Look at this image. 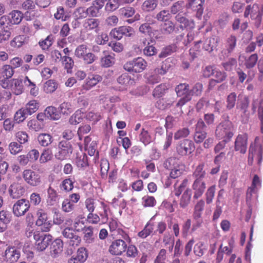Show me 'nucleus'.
Listing matches in <instances>:
<instances>
[{
    "label": "nucleus",
    "instance_id": "f8f14e48",
    "mask_svg": "<svg viewBox=\"0 0 263 263\" xmlns=\"http://www.w3.org/2000/svg\"><path fill=\"white\" fill-rule=\"evenodd\" d=\"M134 32V29L127 26H122L111 30L110 32V35L114 39L120 40L124 35L130 37Z\"/></svg>",
    "mask_w": 263,
    "mask_h": 263
},
{
    "label": "nucleus",
    "instance_id": "09e8293b",
    "mask_svg": "<svg viewBox=\"0 0 263 263\" xmlns=\"http://www.w3.org/2000/svg\"><path fill=\"white\" fill-rule=\"evenodd\" d=\"M121 16L124 18H128L133 16L136 11L133 7L126 6L122 7L119 10Z\"/></svg>",
    "mask_w": 263,
    "mask_h": 263
},
{
    "label": "nucleus",
    "instance_id": "a19ab883",
    "mask_svg": "<svg viewBox=\"0 0 263 263\" xmlns=\"http://www.w3.org/2000/svg\"><path fill=\"white\" fill-rule=\"evenodd\" d=\"M171 66V60L167 59L162 62L161 68L155 69V72L156 74L164 75L168 71Z\"/></svg>",
    "mask_w": 263,
    "mask_h": 263
},
{
    "label": "nucleus",
    "instance_id": "f03ea898",
    "mask_svg": "<svg viewBox=\"0 0 263 263\" xmlns=\"http://www.w3.org/2000/svg\"><path fill=\"white\" fill-rule=\"evenodd\" d=\"M164 166L170 171V176L173 179L180 176L184 171V166L180 164L178 159L174 157L166 160Z\"/></svg>",
    "mask_w": 263,
    "mask_h": 263
},
{
    "label": "nucleus",
    "instance_id": "49530a36",
    "mask_svg": "<svg viewBox=\"0 0 263 263\" xmlns=\"http://www.w3.org/2000/svg\"><path fill=\"white\" fill-rule=\"evenodd\" d=\"M37 140L41 145L47 146L52 142V137L48 134H41L39 135Z\"/></svg>",
    "mask_w": 263,
    "mask_h": 263
},
{
    "label": "nucleus",
    "instance_id": "cd10ccee",
    "mask_svg": "<svg viewBox=\"0 0 263 263\" xmlns=\"http://www.w3.org/2000/svg\"><path fill=\"white\" fill-rule=\"evenodd\" d=\"M13 73V68L9 65H5L0 68V75L2 77V81L11 78Z\"/></svg>",
    "mask_w": 263,
    "mask_h": 263
},
{
    "label": "nucleus",
    "instance_id": "680f3d73",
    "mask_svg": "<svg viewBox=\"0 0 263 263\" xmlns=\"http://www.w3.org/2000/svg\"><path fill=\"white\" fill-rule=\"evenodd\" d=\"M167 87L165 84H161L154 90L153 95L154 97L159 98L164 95Z\"/></svg>",
    "mask_w": 263,
    "mask_h": 263
},
{
    "label": "nucleus",
    "instance_id": "774afa93",
    "mask_svg": "<svg viewBox=\"0 0 263 263\" xmlns=\"http://www.w3.org/2000/svg\"><path fill=\"white\" fill-rule=\"evenodd\" d=\"M75 208V205L73 204L67 198L65 199L62 203L61 209L65 213H69L72 212Z\"/></svg>",
    "mask_w": 263,
    "mask_h": 263
},
{
    "label": "nucleus",
    "instance_id": "473e14b6",
    "mask_svg": "<svg viewBox=\"0 0 263 263\" xmlns=\"http://www.w3.org/2000/svg\"><path fill=\"white\" fill-rule=\"evenodd\" d=\"M249 103V98L247 96H242L241 98L239 96L237 108L245 114L247 111Z\"/></svg>",
    "mask_w": 263,
    "mask_h": 263
},
{
    "label": "nucleus",
    "instance_id": "a18cd8bd",
    "mask_svg": "<svg viewBox=\"0 0 263 263\" xmlns=\"http://www.w3.org/2000/svg\"><path fill=\"white\" fill-rule=\"evenodd\" d=\"M153 230L154 224L150 221H148L144 229L138 233V235L142 238H145L153 232Z\"/></svg>",
    "mask_w": 263,
    "mask_h": 263
},
{
    "label": "nucleus",
    "instance_id": "4d7b16f0",
    "mask_svg": "<svg viewBox=\"0 0 263 263\" xmlns=\"http://www.w3.org/2000/svg\"><path fill=\"white\" fill-rule=\"evenodd\" d=\"M115 62L114 54L105 55L101 59V64L103 67H109L111 66Z\"/></svg>",
    "mask_w": 263,
    "mask_h": 263
},
{
    "label": "nucleus",
    "instance_id": "0e129e2a",
    "mask_svg": "<svg viewBox=\"0 0 263 263\" xmlns=\"http://www.w3.org/2000/svg\"><path fill=\"white\" fill-rule=\"evenodd\" d=\"M27 126L30 129L39 131L43 127V124L35 119L28 121Z\"/></svg>",
    "mask_w": 263,
    "mask_h": 263
},
{
    "label": "nucleus",
    "instance_id": "5701e85b",
    "mask_svg": "<svg viewBox=\"0 0 263 263\" xmlns=\"http://www.w3.org/2000/svg\"><path fill=\"white\" fill-rule=\"evenodd\" d=\"M20 257V251L14 247H8L5 251V258L9 263L17 261Z\"/></svg>",
    "mask_w": 263,
    "mask_h": 263
},
{
    "label": "nucleus",
    "instance_id": "c756f323",
    "mask_svg": "<svg viewBox=\"0 0 263 263\" xmlns=\"http://www.w3.org/2000/svg\"><path fill=\"white\" fill-rule=\"evenodd\" d=\"M213 76L215 79H212L210 81L209 86L210 87L213 86L215 83H220L226 79L227 75L225 72L215 68Z\"/></svg>",
    "mask_w": 263,
    "mask_h": 263
},
{
    "label": "nucleus",
    "instance_id": "338daca9",
    "mask_svg": "<svg viewBox=\"0 0 263 263\" xmlns=\"http://www.w3.org/2000/svg\"><path fill=\"white\" fill-rule=\"evenodd\" d=\"M52 158V154L51 151L48 148L45 149L41 154L40 158V162L41 163H44L50 160Z\"/></svg>",
    "mask_w": 263,
    "mask_h": 263
},
{
    "label": "nucleus",
    "instance_id": "4468645a",
    "mask_svg": "<svg viewBox=\"0 0 263 263\" xmlns=\"http://www.w3.org/2000/svg\"><path fill=\"white\" fill-rule=\"evenodd\" d=\"M234 247V242L233 239H230L228 241V246H223L221 243L219 246L216 253V258L215 259L216 263H221L224 257V254L227 255H230L232 254Z\"/></svg>",
    "mask_w": 263,
    "mask_h": 263
},
{
    "label": "nucleus",
    "instance_id": "b1692460",
    "mask_svg": "<svg viewBox=\"0 0 263 263\" xmlns=\"http://www.w3.org/2000/svg\"><path fill=\"white\" fill-rule=\"evenodd\" d=\"M261 187V180L259 177L255 175L253 179L251 186L248 188L247 192V201H248L252 198V195L256 194L258 189Z\"/></svg>",
    "mask_w": 263,
    "mask_h": 263
},
{
    "label": "nucleus",
    "instance_id": "2eb2a0df",
    "mask_svg": "<svg viewBox=\"0 0 263 263\" xmlns=\"http://www.w3.org/2000/svg\"><path fill=\"white\" fill-rule=\"evenodd\" d=\"M30 204L29 201L25 199H21L17 201L13 205V212L17 216L24 215L29 209Z\"/></svg>",
    "mask_w": 263,
    "mask_h": 263
},
{
    "label": "nucleus",
    "instance_id": "c9c22d12",
    "mask_svg": "<svg viewBox=\"0 0 263 263\" xmlns=\"http://www.w3.org/2000/svg\"><path fill=\"white\" fill-rule=\"evenodd\" d=\"M258 104H259L258 110V118L260 121V123H263V99H261L259 101L254 100L252 103V110L253 112H255Z\"/></svg>",
    "mask_w": 263,
    "mask_h": 263
},
{
    "label": "nucleus",
    "instance_id": "5fc2aeb1",
    "mask_svg": "<svg viewBox=\"0 0 263 263\" xmlns=\"http://www.w3.org/2000/svg\"><path fill=\"white\" fill-rule=\"evenodd\" d=\"M157 1L156 0H146L142 5V9L144 11H152L157 7Z\"/></svg>",
    "mask_w": 263,
    "mask_h": 263
},
{
    "label": "nucleus",
    "instance_id": "13d9d810",
    "mask_svg": "<svg viewBox=\"0 0 263 263\" xmlns=\"http://www.w3.org/2000/svg\"><path fill=\"white\" fill-rule=\"evenodd\" d=\"M53 36L52 35H49L46 38L39 43L40 46L43 50H47L52 45Z\"/></svg>",
    "mask_w": 263,
    "mask_h": 263
},
{
    "label": "nucleus",
    "instance_id": "9b49d317",
    "mask_svg": "<svg viewBox=\"0 0 263 263\" xmlns=\"http://www.w3.org/2000/svg\"><path fill=\"white\" fill-rule=\"evenodd\" d=\"M194 149V143L187 139L180 141L176 146V152L181 156L190 155L193 153Z\"/></svg>",
    "mask_w": 263,
    "mask_h": 263
},
{
    "label": "nucleus",
    "instance_id": "f704fd0d",
    "mask_svg": "<svg viewBox=\"0 0 263 263\" xmlns=\"http://www.w3.org/2000/svg\"><path fill=\"white\" fill-rule=\"evenodd\" d=\"M237 38L234 35H230L226 41L225 47L228 54L231 53L236 46Z\"/></svg>",
    "mask_w": 263,
    "mask_h": 263
},
{
    "label": "nucleus",
    "instance_id": "0eeeda50",
    "mask_svg": "<svg viewBox=\"0 0 263 263\" xmlns=\"http://www.w3.org/2000/svg\"><path fill=\"white\" fill-rule=\"evenodd\" d=\"M74 55L79 59H82L85 63L90 64L92 63L97 57L91 52H87V46L82 44L78 46L75 51Z\"/></svg>",
    "mask_w": 263,
    "mask_h": 263
},
{
    "label": "nucleus",
    "instance_id": "3c124183",
    "mask_svg": "<svg viewBox=\"0 0 263 263\" xmlns=\"http://www.w3.org/2000/svg\"><path fill=\"white\" fill-rule=\"evenodd\" d=\"M57 198V191L51 186H49L47 189V203L50 205H53L56 202Z\"/></svg>",
    "mask_w": 263,
    "mask_h": 263
},
{
    "label": "nucleus",
    "instance_id": "f3484780",
    "mask_svg": "<svg viewBox=\"0 0 263 263\" xmlns=\"http://www.w3.org/2000/svg\"><path fill=\"white\" fill-rule=\"evenodd\" d=\"M127 244L123 239H118L112 242L109 248V252L115 255H121L126 250Z\"/></svg>",
    "mask_w": 263,
    "mask_h": 263
},
{
    "label": "nucleus",
    "instance_id": "423d86ee",
    "mask_svg": "<svg viewBox=\"0 0 263 263\" xmlns=\"http://www.w3.org/2000/svg\"><path fill=\"white\" fill-rule=\"evenodd\" d=\"M175 91L178 97H182L177 102V106H182L191 100L189 85L186 83H180L175 87Z\"/></svg>",
    "mask_w": 263,
    "mask_h": 263
},
{
    "label": "nucleus",
    "instance_id": "6e6552de",
    "mask_svg": "<svg viewBox=\"0 0 263 263\" xmlns=\"http://www.w3.org/2000/svg\"><path fill=\"white\" fill-rule=\"evenodd\" d=\"M263 156V145L255 143L254 145L251 144L249 148V154L248 157V162L252 164L254 159L257 161V163L260 164L262 161Z\"/></svg>",
    "mask_w": 263,
    "mask_h": 263
},
{
    "label": "nucleus",
    "instance_id": "603ef678",
    "mask_svg": "<svg viewBox=\"0 0 263 263\" xmlns=\"http://www.w3.org/2000/svg\"><path fill=\"white\" fill-rule=\"evenodd\" d=\"M45 115L48 119L53 120H58L59 118L56 108L53 106H49L45 110Z\"/></svg>",
    "mask_w": 263,
    "mask_h": 263
},
{
    "label": "nucleus",
    "instance_id": "a211bd4d",
    "mask_svg": "<svg viewBox=\"0 0 263 263\" xmlns=\"http://www.w3.org/2000/svg\"><path fill=\"white\" fill-rule=\"evenodd\" d=\"M248 145V135L246 134H239L235 141L234 149L235 151L241 154H245Z\"/></svg>",
    "mask_w": 263,
    "mask_h": 263
},
{
    "label": "nucleus",
    "instance_id": "ea45409f",
    "mask_svg": "<svg viewBox=\"0 0 263 263\" xmlns=\"http://www.w3.org/2000/svg\"><path fill=\"white\" fill-rule=\"evenodd\" d=\"M204 3V0H188L187 7L201 13L203 10L202 5Z\"/></svg>",
    "mask_w": 263,
    "mask_h": 263
},
{
    "label": "nucleus",
    "instance_id": "aec40b11",
    "mask_svg": "<svg viewBox=\"0 0 263 263\" xmlns=\"http://www.w3.org/2000/svg\"><path fill=\"white\" fill-rule=\"evenodd\" d=\"M192 189L194 190L193 198L197 199L200 197L204 192L205 182L203 180L196 179L192 185Z\"/></svg>",
    "mask_w": 263,
    "mask_h": 263
},
{
    "label": "nucleus",
    "instance_id": "c03bdc74",
    "mask_svg": "<svg viewBox=\"0 0 263 263\" xmlns=\"http://www.w3.org/2000/svg\"><path fill=\"white\" fill-rule=\"evenodd\" d=\"M93 228L91 226L85 228L84 230V240L87 243H91L95 240Z\"/></svg>",
    "mask_w": 263,
    "mask_h": 263
},
{
    "label": "nucleus",
    "instance_id": "2f4dec72",
    "mask_svg": "<svg viewBox=\"0 0 263 263\" xmlns=\"http://www.w3.org/2000/svg\"><path fill=\"white\" fill-rule=\"evenodd\" d=\"M117 81L120 84L124 86L126 88L134 85L135 83V80L127 74H123L121 75L118 78Z\"/></svg>",
    "mask_w": 263,
    "mask_h": 263
},
{
    "label": "nucleus",
    "instance_id": "69168bd1",
    "mask_svg": "<svg viewBox=\"0 0 263 263\" xmlns=\"http://www.w3.org/2000/svg\"><path fill=\"white\" fill-rule=\"evenodd\" d=\"M16 140L21 144H25L28 141L29 136L26 132L24 131H19L15 134Z\"/></svg>",
    "mask_w": 263,
    "mask_h": 263
},
{
    "label": "nucleus",
    "instance_id": "39448f33",
    "mask_svg": "<svg viewBox=\"0 0 263 263\" xmlns=\"http://www.w3.org/2000/svg\"><path fill=\"white\" fill-rule=\"evenodd\" d=\"M33 238L35 240L34 248L38 252L44 251L52 240L50 235L44 234L40 232H35Z\"/></svg>",
    "mask_w": 263,
    "mask_h": 263
},
{
    "label": "nucleus",
    "instance_id": "f257e3e1",
    "mask_svg": "<svg viewBox=\"0 0 263 263\" xmlns=\"http://www.w3.org/2000/svg\"><path fill=\"white\" fill-rule=\"evenodd\" d=\"M234 130L232 123L227 120L220 123L217 126L215 135L219 139H223L225 142H228L233 136Z\"/></svg>",
    "mask_w": 263,
    "mask_h": 263
},
{
    "label": "nucleus",
    "instance_id": "de8ad7c7",
    "mask_svg": "<svg viewBox=\"0 0 263 263\" xmlns=\"http://www.w3.org/2000/svg\"><path fill=\"white\" fill-rule=\"evenodd\" d=\"M29 116L24 107L18 110L14 116V120L17 123L23 122Z\"/></svg>",
    "mask_w": 263,
    "mask_h": 263
},
{
    "label": "nucleus",
    "instance_id": "6ab92c4d",
    "mask_svg": "<svg viewBox=\"0 0 263 263\" xmlns=\"http://www.w3.org/2000/svg\"><path fill=\"white\" fill-rule=\"evenodd\" d=\"M8 192L12 198L17 199L24 195L25 192V189L21 183L14 182L10 185Z\"/></svg>",
    "mask_w": 263,
    "mask_h": 263
},
{
    "label": "nucleus",
    "instance_id": "37998d69",
    "mask_svg": "<svg viewBox=\"0 0 263 263\" xmlns=\"http://www.w3.org/2000/svg\"><path fill=\"white\" fill-rule=\"evenodd\" d=\"M74 181L70 178H66L63 180L59 185L60 190L65 192H69L73 188Z\"/></svg>",
    "mask_w": 263,
    "mask_h": 263
},
{
    "label": "nucleus",
    "instance_id": "393cba45",
    "mask_svg": "<svg viewBox=\"0 0 263 263\" xmlns=\"http://www.w3.org/2000/svg\"><path fill=\"white\" fill-rule=\"evenodd\" d=\"M104 3L102 0L94 1L90 7L87 8L89 16L97 17L98 16L100 10L103 8Z\"/></svg>",
    "mask_w": 263,
    "mask_h": 263
},
{
    "label": "nucleus",
    "instance_id": "1a4fd4ad",
    "mask_svg": "<svg viewBox=\"0 0 263 263\" xmlns=\"http://www.w3.org/2000/svg\"><path fill=\"white\" fill-rule=\"evenodd\" d=\"M37 219L36 221V224L41 226V230L43 232H48L52 226L51 220H48V215L45 210L40 209L36 212Z\"/></svg>",
    "mask_w": 263,
    "mask_h": 263
},
{
    "label": "nucleus",
    "instance_id": "7c9ffc66",
    "mask_svg": "<svg viewBox=\"0 0 263 263\" xmlns=\"http://www.w3.org/2000/svg\"><path fill=\"white\" fill-rule=\"evenodd\" d=\"M138 138L140 142L147 145L153 141V137L151 134L145 129L142 128L139 135Z\"/></svg>",
    "mask_w": 263,
    "mask_h": 263
},
{
    "label": "nucleus",
    "instance_id": "a878e982",
    "mask_svg": "<svg viewBox=\"0 0 263 263\" xmlns=\"http://www.w3.org/2000/svg\"><path fill=\"white\" fill-rule=\"evenodd\" d=\"M175 18L182 29H192L195 27V23L193 20L186 18L180 14L177 15Z\"/></svg>",
    "mask_w": 263,
    "mask_h": 263
},
{
    "label": "nucleus",
    "instance_id": "9d476101",
    "mask_svg": "<svg viewBox=\"0 0 263 263\" xmlns=\"http://www.w3.org/2000/svg\"><path fill=\"white\" fill-rule=\"evenodd\" d=\"M58 149V152L56 154L55 157L61 160L69 158L73 151L70 142L66 141H62L59 143Z\"/></svg>",
    "mask_w": 263,
    "mask_h": 263
},
{
    "label": "nucleus",
    "instance_id": "e433bc0d",
    "mask_svg": "<svg viewBox=\"0 0 263 263\" xmlns=\"http://www.w3.org/2000/svg\"><path fill=\"white\" fill-rule=\"evenodd\" d=\"M9 16L11 24L13 25L19 24L23 18V13L19 10H13L9 13Z\"/></svg>",
    "mask_w": 263,
    "mask_h": 263
},
{
    "label": "nucleus",
    "instance_id": "58836bf2",
    "mask_svg": "<svg viewBox=\"0 0 263 263\" xmlns=\"http://www.w3.org/2000/svg\"><path fill=\"white\" fill-rule=\"evenodd\" d=\"M98 209L100 210L98 211V213L100 216V217L102 222H106L108 219V211L109 207L103 202H101L100 206L99 207Z\"/></svg>",
    "mask_w": 263,
    "mask_h": 263
},
{
    "label": "nucleus",
    "instance_id": "bf43d9fd",
    "mask_svg": "<svg viewBox=\"0 0 263 263\" xmlns=\"http://www.w3.org/2000/svg\"><path fill=\"white\" fill-rule=\"evenodd\" d=\"M156 204V200L153 196L145 195L142 198V204L144 207H154Z\"/></svg>",
    "mask_w": 263,
    "mask_h": 263
},
{
    "label": "nucleus",
    "instance_id": "7ed1b4c3",
    "mask_svg": "<svg viewBox=\"0 0 263 263\" xmlns=\"http://www.w3.org/2000/svg\"><path fill=\"white\" fill-rule=\"evenodd\" d=\"M147 66V62L142 57H138L127 61L124 65V69L129 72L140 73Z\"/></svg>",
    "mask_w": 263,
    "mask_h": 263
},
{
    "label": "nucleus",
    "instance_id": "c85d7f7f",
    "mask_svg": "<svg viewBox=\"0 0 263 263\" xmlns=\"http://www.w3.org/2000/svg\"><path fill=\"white\" fill-rule=\"evenodd\" d=\"M218 45V39L215 37L207 38L204 42L203 48L209 52H212Z\"/></svg>",
    "mask_w": 263,
    "mask_h": 263
},
{
    "label": "nucleus",
    "instance_id": "052dcab7",
    "mask_svg": "<svg viewBox=\"0 0 263 263\" xmlns=\"http://www.w3.org/2000/svg\"><path fill=\"white\" fill-rule=\"evenodd\" d=\"M8 148L10 153L14 155L18 154L23 149V146L22 144L16 142H11L9 144Z\"/></svg>",
    "mask_w": 263,
    "mask_h": 263
},
{
    "label": "nucleus",
    "instance_id": "412c9836",
    "mask_svg": "<svg viewBox=\"0 0 263 263\" xmlns=\"http://www.w3.org/2000/svg\"><path fill=\"white\" fill-rule=\"evenodd\" d=\"M88 257L87 251L85 248H79L75 255L69 260L68 263H83Z\"/></svg>",
    "mask_w": 263,
    "mask_h": 263
},
{
    "label": "nucleus",
    "instance_id": "6e6d98bb",
    "mask_svg": "<svg viewBox=\"0 0 263 263\" xmlns=\"http://www.w3.org/2000/svg\"><path fill=\"white\" fill-rule=\"evenodd\" d=\"M58 84L54 80H50L47 81L44 85V91L47 93L54 92L58 88Z\"/></svg>",
    "mask_w": 263,
    "mask_h": 263
},
{
    "label": "nucleus",
    "instance_id": "4be33fe9",
    "mask_svg": "<svg viewBox=\"0 0 263 263\" xmlns=\"http://www.w3.org/2000/svg\"><path fill=\"white\" fill-rule=\"evenodd\" d=\"M63 249V243L61 239H56L50 247V253L53 258H57L62 253Z\"/></svg>",
    "mask_w": 263,
    "mask_h": 263
},
{
    "label": "nucleus",
    "instance_id": "864d4df0",
    "mask_svg": "<svg viewBox=\"0 0 263 263\" xmlns=\"http://www.w3.org/2000/svg\"><path fill=\"white\" fill-rule=\"evenodd\" d=\"M237 95L235 92L230 93L227 97L226 100V109L231 110L236 104Z\"/></svg>",
    "mask_w": 263,
    "mask_h": 263
},
{
    "label": "nucleus",
    "instance_id": "bb28decb",
    "mask_svg": "<svg viewBox=\"0 0 263 263\" xmlns=\"http://www.w3.org/2000/svg\"><path fill=\"white\" fill-rule=\"evenodd\" d=\"M99 24L100 21L98 19L92 18H87L84 21L83 26L87 31L95 30L97 32L99 29Z\"/></svg>",
    "mask_w": 263,
    "mask_h": 263
},
{
    "label": "nucleus",
    "instance_id": "dca6fc26",
    "mask_svg": "<svg viewBox=\"0 0 263 263\" xmlns=\"http://www.w3.org/2000/svg\"><path fill=\"white\" fill-rule=\"evenodd\" d=\"M102 80V77L99 74H89L85 80L84 83L82 86V93H84L86 91L90 90Z\"/></svg>",
    "mask_w": 263,
    "mask_h": 263
},
{
    "label": "nucleus",
    "instance_id": "e2e57ef3",
    "mask_svg": "<svg viewBox=\"0 0 263 263\" xmlns=\"http://www.w3.org/2000/svg\"><path fill=\"white\" fill-rule=\"evenodd\" d=\"M25 39L23 35L17 36L10 42V45L14 48H20L25 43Z\"/></svg>",
    "mask_w": 263,
    "mask_h": 263
},
{
    "label": "nucleus",
    "instance_id": "20e7f679",
    "mask_svg": "<svg viewBox=\"0 0 263 263\" xmlns=\"http://www.w3.org/2000/svg\"><path fill=\"white\" fill-rule=\"evenodd\" d=\"M263 14V5L254 4L253 5H248L245 11L244 16L248 17L250 15L251 18L255 21V26L259 27L261 22Z\"/></svg>",
    "mask_w": 263,
    "mask_h": 263
},
{
    "label": "nucleus",
    "instance_id": "ddd939ff",
    "mask_svg": "<svg viewBox=\"0 0 263 263\" xmlns=\"http://www.w3.org/2000/svg\"><path fill=\"white\" fill-rule=\"evenodd\" d=\"M23 177L26 182L32 186H36L41 182L40 175L30 169L23 171Z\"/></svg>",
    "mask_w": 263,
    "mask_h": 263
},
{
    "label": "nucleus",
    "instance_id": "79ce46f5",
    "mask_svg": "<svg viewBox=\"0 0 263 263\" xmlns=\"http://www.w3.org/2000/svg\"><path fill=\"white\" fill-rule=\"evenodd\" d=\"M39 102L35 100H32L29 101L24 107L27 114L31 115L36 111L39 107Z\"/></svg>",
    "mask_w": 263,
    "mask_h": 263
},
{
    "label": "nucleus",
    "instance_id": "4c0bfd02",
    "mask_svg": "<svg viewBox=\"0 0 263 263\" xmlns=\"http://www.w3.org/2000/svg\"><path fill=\"white\" fill-rule=\"evenodd\" d=\"M11 90L16 95L21 94L23 90L22 80L19 79H13L11 83Z\"/></svg>",
    "mask_w": 263,
    "mask_h": 263
},
{
    "label": "nucleus",
    "instance_id": "72a5a7b5",
    "mask_svg": "<svg viewBox=\"0 0 263 263\" xmlns=\"http://www.w3.org/2000/svg\"><path fill=\"white\" fill-rule=\"evenodd\" d=\"M204 201L202 199H200L197 201L194 208V212L193 214V219H199L201 218L202 212L204 210Z\"/></svg>",
    "mask_w": 263,
    "mask_h": 263
},
{
    "label": "nucleus",
    "instance_id": "8fccbe9b",
    "mask_svg": "<svg viewBox=\"0 0 263 263\" xmlns=\"http://www.w3.org/2000/svg\"><path fill=\"white\" fill-rule=\"evenodd\" d=\"M191 191L187 189L183 193L181 199L180 200V206L182 208H184L189 204L191 198Z\"/></svg>",
    "mask_w": 263,
    "mask_h": 263
}]
</instances>
